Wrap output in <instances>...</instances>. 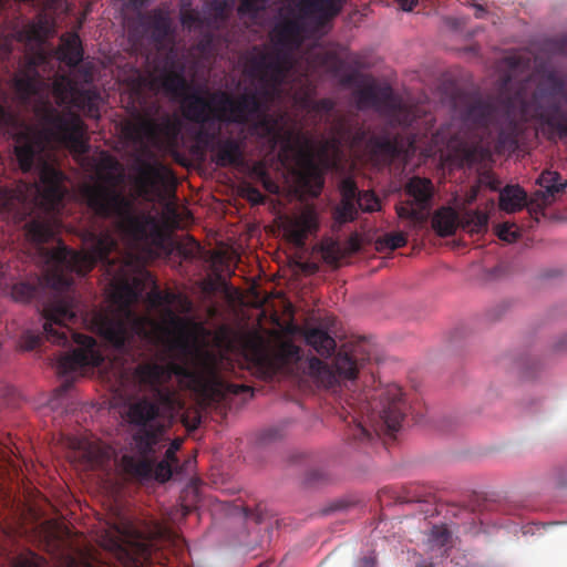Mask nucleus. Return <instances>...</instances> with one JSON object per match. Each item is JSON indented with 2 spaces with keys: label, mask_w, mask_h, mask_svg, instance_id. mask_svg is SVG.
Here are the masks:
<instances>
[{
  "label": "nucleus",
  "mask_w": 567,
  "mask_h": 567,
  "mask_svg": "<svg viewBox=\"0 0 567 567\" xmlns=\"http://www.w3.org/2000/svg\"><path fill=\"white\" fill-rule=\"evenodd\" d=\"M33 113L42 125L39 132L24 125L12 135L13 154L22 173L39 168L38 198L28 203L25 196L17 189L0 187V212L13 215L20 220L34 215L25 223V237L35 245H42L55 235L56 215L68 194L64 184L66 176L55 165L43 157L45 141L54 142L75 156L90 152L86 125L80 115L71 110L59 111L49 99L40 97L33 106Z\"/></svg>",
  "instance_id": "nucleus-1"
},
{
  "label": "nucleus",
  "mask_w": 567,
  "mask_h": 567,
  "mask_svg": "<svg viewBox=\"0 0 567 567\" xmlns=\"http://www.w3.org/2000/svg\"><path fill=\"white\" fill-rule=\"evenodd\" d=\"M565 81L555 73L545 75L534 87L528 78L513 82L503 78L497 95H474L462 111L467 132L451 135L445 145L462 164L473 166L489 156V141L496 135L498 152L517 147V118H534L547 130V138L558 137L555 123H564V112L556 101L565 93Z\"/></svg>",
  "instance_id": "nucleus-2"
},
{
  "label": "nucleus",
  "mask_w": 567,
  "mask_h": 567,
  "mask_svg": "<svg viewBox=\"0 0 567 567\" xmlns=\"http://www.w3.org/2000/svg\"><path fill=\"white\" fill-rule=\"evenodd\" d=\"M41 250H44L41 248ZM120 245L116 238L109 231L94 236L92 247L86 251H75L66 246L45 250L43 254L48 260L59 269H68L80 276L89 274L95 265L111 266V254L117 252ZM47 284L54 289L53 296L42 306L41 315L44 319L43 334L45 339L61 347L73 343L79 347L71 352L63 353L56 361L58 373L66 375L85 367H99L104 357L97 349L93 337L76 332L72 324L79 321V305L76 299L69 293L73 284L72 278L59 274L55 270L47 277Z\"/></svg>",
  "instance_id": "nucleus-3"
},
{
  "label": "nucleus",
  "mask_w": 567,
  "mask_h": 567,
  "mask_svg": "<svg viewBox=\"0 0 567 567\" xmlns=\"http://www.w3.org/2000/svg\"><path fill=\"white\" fill-rule=\"evenodd\" d=\"M221 358L208 350H197L193 355V368L168 362L162 364L147 361L136 365L133 375L141 389L150 391L163 404L172 401L173 392L167 386L174 375L189 379L202 394L213 402L225 401L229 395L250 392L245 384L226 381L220 374Z\"/></svg>",
  "instance_id": "nucleus-4"
},
{
  "label": "nucleus",
  "mask_w": 567,
  "mask_h": 567,
  "mask_svg": "<svg viewBox=\"0 0 567 567\" xmlns=\"http://www.w3.org/2000/svg\"><path fill=\"white\" fill-rule=\"evenodd\" d=\"M120 177L111 174L80 188V195L86 207L97 217L111 219L115 231L130 244H141L150 239L157 230L155 218L140 210L134 200L118 188Z\"/></svg>",
  "instance_id": "nucleus-5"
},
{
  "label": "nucleus",
  "mask_w": 567,
  "mask_h": 567,
  "mask_svg": "<svg viewBox=\"0 0 567 567\" xmlns=\"http://www.w3.org/2000/svg\"><path fill=\"white\" fill-rule=\"evenodd\" d=\"M348 404L351 411L342 416L347 423L344 436L357 445L371 443L381 433L392 436L401 429L408 410L402 389L396 384H389L371 396L364 394V402L358 408L352 402Z\"/></svg>",
  "instance_id": "nucleus-6"
},
{
  "label": "nucleus",
  "mask_w": 567,
  "mask_h": 567,
  "mask_svg": "<svg viewBox=\"0 0 567 567\" xmlns=\"http://www.w3.org/2000/svg\"><path fill=\"white\" fill-rule=\"evenodd\" d=\"M303 32L299 18H284L270 31L272 49L258 51L248 59L246 72L262 84L266 95L281 92L292 68L291 54L302 44Z\"/></svg>",
  "instance_id": "nucleus-7"
},
{
  "label": "nucleus",
  "mask_w": 567,
  "mask_h": 567,
  "mask_svg": "<svg viewBox=\"0 0 567 567\" xmlns=\"http://www.w3.org/2000/svg\"><path fill=\"white\" fill-rule=\"evenodd\" d=\"M261 85L260 94L257 91H246L234 97L225 91L194 94L189 96L185 106V120L199 126H215L217 123L248 124L262 113V101L279 95H266Z\"/></svg>",
  "instance_id": "nucleus-8"
},
{
  "label": "nucleus",
  "mask_w": 567,
  "mask_h": 567,
  "mask_svg": "<svg viewBox=\"0 0 567 567\" xmlns=\"http://www.w3.org/2000/svg\"><path fill=\"white\" fill-rule=\"evenodd\" d=\"M159 406L147 396L125 402L122 417L135 431L132 435L138 454H154L159 443L164 425L158 421Z\"/></svg>",
  "instance_id": "nucleus-9"
},
{
  "label": "nucleus",
  "mask_w": 567,
  "mask_h": 567,
  "mask_svg": "<svg viewBox=\"0 0 567 567\" xmlns=\"http://www.w3.org/2000/svg\"><path fill=\"white\" fill-rule=\"evenodd\" d=\"M128 538L124 554L127 558L126 567H144L152 560L153 544L155 542L173 540V532L162 522L154 518H138L125 526Z\"/></svg>",
  "instance_id": "nucleus-10"
},
{
  "label": "nucleus",
  "mask_w": 567,
  "mask_h": 567,
  "mask_svg": "<svg viewBox=\"0 0 567 567\" xmlns=\"http://www.w3.org/2000/svg\"><path fill=\"white\" fill-rule=\"evenodd\" d=\"M132 317L133 312L128 307L123 309V313L101 310L94 312L92 326L107 344L135 361L144 355V351L134 350L135 337L128 329Z\"/></svg>",
  "instance_id": "nucleus-11"
},
{
  "label": "nucleus",
  "mask_w": 567,
  "mask_h": 567,
  "mask_svg": "<svg viewBox=\"0 0 567 567\" xmlns=\"http://www.w3.org/2000/svg\"><path fill=\"white\" fill-rule=\"evenodd\" d=\"M360 107L371 106L388 116L392 125L410 127L416 121V109L403 102L389 85H367L357 93Z\"/></svg>",
  "instance_id": "nucleus-12"
},
{
  "label": "nucleus",
  "mask_w": 567,
  "mask_h": 567,
  "mask_svg": "<svg viewBox=\"0 0 567 567\" xmlns=\"http://www.w3.org/2000/svg\"><path fill=\"white\" fill-rule=\"evenodd\" d=\"M126 137L133 143L152 146H175L181 133L179 124L165 115L158 122L148 117H140L125 125Z\"/></svg>",
  "instance_id": "nucleus-13"
},
{
  "label": "nucleus",
  "mask_w": 567,
  "mask_h": 567,
  "mask_svg": "<svg viewBox=\"0 0 567 567\" xmlns=\"http://www.w3.org/2000/svg\"><path fill=\"white\" fill-rule=\"evenodd\" d=\"M58 104H71L90 118L100 117L101 94L96 87H80L74 79L61 75L52 83Z\"/></svg>",
  "instance_id": "nucleus-14"
},
{
  "label": "nucleus",
  "mask_w": 567,
  "mask_h": 567,
  "mask_svg": "<svg viewBox=\"0 0 567 567\" xmlns=\"http://www.w3.org/2000/svg\"><path fill=\"white\" fill-rule=\"evenodd\" d=\"M305 370L326 388H332L342 380H354L358 374V362L348 352H338L333 364L310 357L305 362Z\"/></svg>",
  "instance_id": "nucleus-15"
},
{
  "label": "nucleus",
  "mask_w": 567,
  "mask_h": 567,
  "mask_svg": "<svg viewBox=\"0 0 567 567\" xmlns=\"http://www.w3.org/2000/svg\"><path fill=\"white\" fill-rule=\"evenodd\" d=\"M256 364L268 375L289 369L302 359V349L289 339L279 340L274 347L259 344L254 351Z\"/></svg>",
  "instance_id": "nucleus-16"
},
{
  "label": "nucleus",
  "mask_w": 567,
  "mask_h": 567,
  "mask_svg": "<svg viewBox=\"0 0 567 567\" xmlns=\"http://www.w3.org/2000/svg\"><path fill=\"white\" fill-rule=\"evenodd\" d=\"M47 61V55L39 50L33 54L24 55L18 71L11 78V85L19 101L27 105L31 99L41 91L43 80L39 66Z\"/></svg>",
  "instance_id": "nucleus-17"
},
{
  "label": "nucleus",
  "mask_w": 567,
  "mask_h": 567,
  "mask_svg": "<svg viewBox=\"0 0 567 567\" xmlns=\"http://www.w3.org/2000/svg\"><path fill=\"white\" fill-rule=\"evenodd\" d=\"M214 126H200L196 135L198 144L208 148L212 161L219 167L240 166L244 162L241 143L233 137L220 138L210 128Z\"/></svg>",
  "instance_id": "nucleus-18"
},
{
  "label": "nucleus",
  "mask_w": 567,
  "mask_h": 567,
  "mask_svg": "<svg viewBox=\"0 0 567 567\" xmlns=\"http://www.w3.org/2000/svg\"><path fill=\"white\" fill-rule=\"evenodd\" d=\"M152 85L161 89L165 94L169 95L174 101L179 102L182 116L185 118V106L189 96L194 94H203L198 90H194L185 76V65L172 61L165 66L153 80Z\"/></svg>",
  "instance_id": "nucleus-19"
},
{
  "label": "nucleus",
  "mask_w": 567,
  "mask_h": 567,
  "mask_svg": "<svg viewBox=\"0 0 567 567\" xmlns=\"http://www.w3.org/2000/svg\"><path fill=\"white\" fill-rule=\"evenodd\" d=\"M281 228L286 238L297 247H303L309 235L319 228V219L316 209L306 206L300 213L285 216Z\"/></svg>",
  "instance_id": "nucleus-20"
},
{
  "label": "nucleus",
  "mask_w": 567,
  "mask_h": 567,
  "mask_svg": "<svg viewBox=\"0 0 567 567\" xmlns=\"http://www.w3.org/2000/svg\"><path fill=\"white\" fill-rule=\"evenodd\" d=\"M152 454L134 456L125 454L122 456L121 463L124 471L132 477L140 480H155L164 483L172 477V467L166 460L154 464L148 457Z\"/></svg>",
  "instance_id": "nucleus-21"
},
{
  "label": "nucleus",
  "mask_w": 567,
  "mask_h": 567,
  "mask_svg": "<svg viewBox=\"0 0 567 567\" xmlns=\"http://www.w3.org/2000/svg\"><path fill=\"white\" fill-rule=\"evenodd\" d=\"M343 3V0H301L298 10L300 18L311 20L317 29H321L339 16Z\"/></svg>",
  "instance_id": "nucleus-22"
},
{
  "label": "nucleus",
  "mask_w": 567,
  "mask_h": 567,
  "mask_svg": "<svg viewBox=\"0 0 567 567\" xmlns=\"http://www.w3.org/2000/svg\"><path fill=\"white\" fill-rule=\"evenodd\" d=\"M167 177H173L169 168L162 164L142 163L138 169L136 184L141 195L153 194Z\"/></svg>",
  "instance_id": "nucleus-23"
},
{
  "label": "nucleus",
  "mask_w": 567,
  "mask_h": 567,
  "mask_svg": "<svg viewBox=\"0 0 567 567\" xmlns=\"http://www.w3.org/2000/svg\"><path fill=\"white\" fill-rule=\"evenodd\" d=\"M540 189L534 192L529 197L528 213L535 224L539 221V216L545 215V209L554 204L558 196L567 187V182L559 185L539 186Z\"/></svg>",
  "instance_id": "nucleus-24"
},
{
  "label": "nucleus",
  "mask_w": 567,
  "mask_h": 567,
  "mask_svg": "<svg viewBox=\"0 0 567 567\" xmlns=\"http://www.w3.org/2000/svg\"><path fill=\"white\" fill-rule=\"evenodd\" d=\"M50 33V24L45 16L39 14L37 20L21 27L16 25L10 35L18 42L43 43Z\"/></svg>",
  "instance_id": "nucleus-25"
},
{
  "label": "nucleus",
  "mask_w": 567,
  "mask_h": 567,
  "mask_svg": "<svg viewBox=\"0 0 567 567\" xmlns=\"http://www.w3.org/2000/svg\"><path fill=\"white\" fill-rule=\"evenodd\" d=\"M330 136L320 141L318 152L320 157L328 162L329 154H337L342 141L349 135V128L344 116H337L330 125Z\"/></svg>",
  "instance_id": "nucleus-26"
},
{
  "label": "nucleus",
  "mask_w": 567,
  "mask_h": 567,
  "mask_svg": "<svg viewBox=\"0 0 567 567\" xmlns=\"http://www.w3.org/2000/svg\"><path fill=\"white\" fill-rule=\"evenodd\" d=\"M405 193L420 210H426L434 193L431 179L414 176L405 185Z\"/></svg>",
  "instance_id": "nucleus-27"
},
{
  "label": "nucleus",
  "mask_w": 567,
  "mask_h": 567,
  "mask_svg": "<svg viewBox=\"0 0 567 567\" xmlns=\"http://www.w3.org/2000/svg\"><path fill=\"white\" fill-rule=\"evenodd\" d=\"M59 59L70 68H75L83 60V47L80 35L76 32L61 37L58 49Z\"/></svg>",
  "instance_id": "nucleus-28"
},
{
  "label": "nucleus",
  "mask_w": 567,
  "mask_h": 567,
  "mask_svg": "<svg viewBox=\"0 0 567 567\" xmlns=\"http://www.w3.org/2000/svg\"><path fill=\"white\" fill-rule=\"evenodd\" d=\"M529 198L519 185H507L499 193V208L508 214L528 209Z\"/></svg>",
  "instance_id": "nucleus-29"
},
{
  "label": "nucleus",
  "mask_w": 567,
  "mask_h": 567,
  "mask_svg": "<svg viewBox=\"0 0 567 567\" xmlns=\"http://www.w3.org/2000/svg\"><path fill=\"white\" fill-rule=\"evenodd\" d=\"M146 27L151 31L153 42L156 44H163L173 33L171 18L159 9L152 11L147 16Z\"/></svg>",
  "instance_id": "nucleus-30"
},
{
  "label": "nucleus",
  "mask_w": 567,
  "mask_h": 567,
  "mask_svg": "<svg viewBox=\"0 0 567 567\" xmlns=\"http://www.w3.org/2000/svg\"><path fill=\"white\" fill-rule=\"evenodd\" d=\"M457 226H460V216L452 207H442L432 217V227L441 237L453 235Z\"/></svg>",
  "instance_id": "nucleus-31"
},
{
  "label": "nucleus",
  "mask_w": 567,
  "mask_h": 567,
  "mask_svg": "<svg viewBox=\"0 0 567 567\" xmlns=\"http://www.w3.org/2000/svg\"><path fill=\"white\" fill-rule=\"evenodd\" d=\"M305 340L313 350L322 357H330L336 350L334 339L321 328H312L306 331Z\"/></svg>",
  "instance_id": "nucleus-32"
},
{
  "label": "nucleus",
  "mask_w": 567,
  "mask_h": 567,
  "mask_svg": "<svg viewBox=\"0 0 567 567\" xmlns=\"http://www.w3.org/2000/svg\"><path fill=\"white\" fill-rule=\"evenodd\" d=\"M368 146L373 155L385 156L390 159L398 157L402 153L399 136H372L368 141Z\"/></svg>",
  "instance_id": "nucleus-33"
},
{
  "label": "nucleus",
  "mask_w": 567,
  "mask_h": 567,
  "mask_svg": "<svg viewBox=\"0 0 567 567\" xmlns=\"http://www.w3.org/2000/svg\"><path fill=\"white\" fill-rule=\"evenodd\" d=\"M302 106L308 113L313 114L316 125L321 122L331 125L333 122V120L331 121L330 114L336 107V102L332 99L324 97L316 101L306 96L302 99Z\"/></svg>",
  "instance_id": "nucleus-34"
},
{
  "label": "nucleus",
  "mask_w": 567,
  "mask_h": 567,
  "mask_svg": "<svg viewBox=\"0 0 567 567\" xmlns=\"http://www.w3.org/2000/svg\"><path fill=\"white\" fill-rule=\"evenodd\" d=\"M488 214L480 209L464 210L460 216V226L471 234L482 235L487 231Z\"/></svg>",
  "instance_id": "nucleus-35"
},
{
  "label": "nucleus",
  "mask_w": 567,
  "mask_h": 567,
  "mask_svg": "<svg viewBox=\"0 0 567 567\" xmlns=\"http://www.w3.org/2000/svg\"><path fill=\"white\" fill-rule=\"evenodd\" d=\"M43 289L42 280L35 276L31 281H19L11 287V297L17 302H29Z\"/></svg>",
  "instance_id": "nucleus-36"
},
{
  "label": "nucleus",
  "mask_w": 567,
  "mask_h": 567,
  "mask_svg": "<svg viewBox=\"0 0 567 567\" xmlns=\"http://www.w3.org/2000/svg\"><path fill=\"white\" fill-rule=\"evenodd\" d=\"M302 172L305 177L313 181L319 189L323 186L322 171L316 162L312 151H309L302 157Z\"/></svg>",
  "instance_id": "nucleus-37"
},
{
  "label": "nucleus",
  "mask_w": 567,
  "mask_h": 567,
  "mask_svg": "<svg viewBox=\"0 0 567 567\" xmlns=\"http://www.w3.org/2000/svg\"><path fill=\"white\" fill-rule=\"evenodd\" d=\"M71 446L79 451L85 462L90 465L97 463L101 457L100 450L91 442L74 439L71 442Z\"/></svg>",
  "instance_id": "nucleus-38"
},
{
  "label": "nucleus",
  "mask_w": 567,
  "mask_h": 567,
  "mask_svg": "<svg viewBox=\"0 0 567 567\" xmlns=\"http://www.w3.org/2000/svg\"><path fill=\"white\" fill-rule=\"evenodd\" d=\"M357 200L341 199L340 204L333 210V217L339 224L352 221L357 217Z\"/></svg>",
  "instance_id": "nucleus-39"
},
{
  "label": "nucleus",
  "mask_w": 567,
  "mask_h": 567,
  "mask_svg": "<svg viewBox=\"0 0 567 567\" xmlns=\"http://www.w3.org/2000/svg\"><path fill=\"white\" fill-rule=\"evenodd\" d=\"M167 313V326L162 327L156 324L157 329H161L165 334H172L173 332L184 334L187 329V322L185 319L176 316L169 308L166 310Z\"/></svg>",
  "instance_id": "nucleus-40"
},
{
  "label": "nucleus",
  "mask_w": 567,
  "mask_h": 567,
  "mask_svg": "<svg viewBox=\"0 0 567 567\" xmlns=\"http://www.w3.org/2000/svg\"><path fill=\"white\" fill-rule=\"evenodd\" d=\"M269 0H241L238 6V14L241 17L256 18L257 14L265 10Z\"/></svg>",
  "instance_id": "nucleus-41"
},
{
  "label": "nucleus",
  "mask_w": 567,
  "mask_h": 567,
  "mask_svg": "<svg viewBox=\"0 0 567 567\" xmlns=\"http://www.w3.org/2000/svg\"><path fill=\"white\" fill-rule=\"evenodd\" d=\"M357 203L358 207L363 212L372 213L380 208L379 198L372 192L361 193L357 199Z\"/></svg>",
  "instance_id": "nucleus-42"
},
{
  "label": "nucleus",
  "mask_w": 567,
  "mask_h": 567,
  "mask_svg": "<svg viewBox=\"0 0 567 567\" xmlns=\"http://www.w3.org/2000/svg\"><path fill=\"white\" fill-rule=\"evenodd\" d=\"M181 22L182 25L187 30L202 28L203 25L200 14L193 9H183L181 11Z\"/></svg>",
  "instance_id": "nucleus-43"
},
{
  "label": "nucleus",
  "mask_w": 567,
  "mask_h": 567,
  "mask_svg": "<svg viewBox=\"0 0 567 567\" xmlns=\"http://www.w3.org/2000/svg\"><path fill=\"white\" fill-rule=\"evenodd\" d=\"M514 224L504 223L496 227V236L506 243H515L520 237L518 229H513Z\"/></svg>",
  "instance_id": "nucleus-44"
},
{
  "label": "nucleus",
  "mask_w": 567,
  "mask_h": 567,
  "mask_svg": "<svg viewBox=\"0 0 567 567\" xmlns=\"http://www.w3.org/2000/svg\"><path fill=\"white\" fill-rule=\"evenodd\" d=\"M340 192H341V199H347V200H357L359 195L361 194L358 190L355 182L350 177L342 179V182L340 184Z\"/></svg>",
  "instance_id": "nucleus-45"
},
{
  "label": "nucleus",
  "mask_w": 567,
  "mask_h": 567,
  "mask_svg": "<svg viewBox=\"0 0 567 567\" xmlns=\"http://www.w3.org/2000/svg\"><path fill=\"white\" fill-rule=\"evenodd\" d=\"M241 193L252 205H260L265 203L266 197L250 183H244L241 185Z\"/></svg>",
  "instance_id": "nucleus-46"
},
{
  "label": "nucleus",
  "mask_w": 567,
  "mask_h": 567,
  "mask_svg": "<svg viewBox=\"0 0 567 567\" xmlns=\"http://www.w3.org/2000/svg\"><path fill=\"white\" fill-rule=\"evenodd\" d=\"M564 179L561 175L556 171L545 169L540 173V175L536 179V184L539 186H550V185H559L564 184Z\"/></svg>",
  "instance_id": "nucleus-47"
},
{
  "label": "nucleus",
  "mask_w": 567,
  "mask_h": 567,
  "mask_svg": "<svg viewBox=\"0 0 567 567\" xmlns=\"http://www.w3.org/2000/svg\"><path fill=\"white\" fill-rule=\"evenodd\" d=\"M74 70L75 81H82L83 83H91L93 81V65L90 62H80Z\"/></svg>",
  "instance_id": "nucleus-48"
},
{
  "label": "nucleus",
  "mask_w": 567,
  "mask_h": 567,
  "mask_svg": "<svg viewBox=\"0 0 567 567\" xmlns=\"http://www.w3.org/2000/svg\"><path fill=\"white\" fill-rule=\"evenodd\" d=\"M422 212L423 210H420L411 200H408L404 205L396 207L399 217L406 219H420Z\"/></svg>",
  "instance_id": "nucleus-49"
},
{
  "label": "nucleus",
  "mask_w": 567,
  "mask_h": 567,
  "mask_svg": "<svg viewBox=\"0 0 567 567\" xmlns=\"http://www.w3.org/2000/svg\"><path fill=\"white\" fill-rule=\"evenodd\" d=\"M42 558L34 554L28 553L27 555H20L14 559L13 567H41Z\"/></svg>",
  "instance_id": "nucleus-50"
},
{
  "label": "nucleus",
  "mask_w": 567,
  "mask_h": 567,
  "mask_svg": "<svg viewBox=\"0 0 567 567\" xmlns=\"http://www.w3.org/2000/svg\"><path fill=\"white\" fill-rule=\"evenodd\" d=\"M388 248L394 250L405 246L406 238L402 233H390L385 234L381 240Z\"/></svg>",
  "instance_id": "nucleus-51"
},
{
  "label": "nucleus",
  "mask_w": 567,
  "mask_h": 567,
  "mask_svg": "<svg viewBox=\"0 0 567 567\" xmlns=\"http://www.w3.org/2000/svg\"><path fill=\"white\" fill-rule=\"evenodd\" d=\"M451 538V534L447 528L442 526H433L431 530V539L439 546H445Z\"/></svg>",
  "instance_id": "nucleus-52"
},
{
  "label": "nucleus",
  "mask_w": 567,
  "mask_h": 567,
  "mask_svg": "<svg viewBox=\"0 0 567 567\" xmlns=\"http://www.w3.org/2000/svg\"><path fill=\"white\" fill-rule=\"evenodd\" d=\"M148 300L154 307L169 305L173 300V295L163 293L162 291L154 289L148 293Z\"/></svg>",
  "instance_id": "nucleus-53"
},
{
  "label": "nucleus",
  "mask_w": 567,
  "mask_h": 567,
  "mask_svg": "<svg viewBox=\"0 0 567 567\" xmlns=\"http://www.w3.org/2000/svg\"><path fill=\"white\" fill-rule=\"evenodd\" d=\"M549 49L553 53L567 55V34L551 39Z\"/></svg>",
  "instance_id": "nucleus-54"
},
{
  "label": "nucleus",
  "mask_w": 567,
  "mask_h": 567,
  "mask_svg": "<svg viewBox=\"0 0 567 567\" xmlns=\"http://www.w3.org/2000/svg\"><path fill=\"white\" fill-rule=\"evenodd\" d=\"M214 47V35L212 32H205L197 43L198 51L206 55L210 54Z\"/></svg>",
  "instance_id": "nucleus-55"
},
{
  "label": "nucleus",
  "mask_w": 567,
  "mask_h": 567,
  "mask_svg": "<svg viewBox=\"0 0 567 567\" xmlns=\"http://www.w3.org/2000/svg\"><path fill=\"white\" fill-rule=\"evenodd\" d=\"M268 175L269 172L261 162H257L250 167L249 176L256 182L260 183L261 181L267 179Z\"/></svg>",
  "instance_id": "nucleus-56"
},
{
  "label": "nucleus",
  "mask_w": 567,
  "mask_h": 567,
  "mask_svg": "<svg viewBox=\"0 0 567 567\" xmlns=\"http://www.w3.org/2000/svg\"><path fill=\"white\" fill-rule=\"evenodd\" d=\"M41 340H42L41 336L33 334L31 332H27L23 336L24 348L27 350H33V349H35L37 347H39L41 344Z\"/></svg>",
  "instance_id": "nucleus-57"
},
{
  "label": "nucleus",
  "mask_w": 567,
  "mask_h": 567,
  "mask_svg": "<svg viewBox=\"0 0 567 567\" xmlns=\"http://www.w3.org/2000/svg\"><path fill=\"white\" fill-rule=\"evenodd\" d=\"M0 122L6 125H16L19 120L11 111L0 106Z\"/></svg>",
  "instance_id": "nucleus-58"
},
{
  "label": "nucleus",
  "mask_w": 567,
  "mask_h": 567,
  "mask_svg": "<svg viewBox=\"0 0 567 567\" xmlns=\"http://www.w3.org/2000/svg\"><path fill=\"white\" fill-rule=\"evenodd\" d=\"M198 249H199V244L196 240H194V239H192V247H189V248L183 247V246L178 247L179 254L185 259L194 258L196 256Z\"/></svg>",
  "instance_id": "nucleus-59"
},
{
  "label": "nucleus",
  "mask_w": 567,
  "mask_h": 567,
  "mask_svg": "<svg viewBox=\"0 0 567 567\" xmlns=\"http://www.w3.org/2000/svg\"><path fill=\"white\" fill-rule=\"evenodd\" d=\"M323 257L328 262L331 264H338L340 259L338 251H336L333 245L323 248Z\"/></svg>",
  "instance_id": "nucleus-60"
},
{
  "label": "nucleus",
  "mask_w": 567,
  "mask_h": 567,
  "mask_svg": "<svg viewBox=\"0 0 567 567\" xmlns=\"http://www.w3.org/2000/svg\"><path fill=\"white\" fill-rule=\"evenodd\" d=\"M137 334L141 342H155V337L148 333L142 324H137Z\"/></svg>",
  "instance_id": "nucleus-61"
},
{
  "label": "nucleus",
  "mask_w": 567,
  "mask_h": 567,
  "mask_svg": "<svg viewBox=\"0 0 567 567\" xmlns=\"http://www.w3.org/2000/svg\"><path fill=\"white\" fill-rule=\"evenodd\" d=\"M260 184L267 192L272 194L278 193V185L271 179L270 175L267 176V179L261 181Z\"/></svg>",
  "instance_id": "nucleus-62"
},
{
  "label": "nucleus",
  "mask_w": 567,
  "mask_h": 567,
  "mask_svg": "<svg viewBox=\"0 0 567 567\" xmlns=\"http://www.w3.org/2000/svg\"><path fill=\"white\" fill-rule=\"evenodd\" d=\"M555 125L558 128V137L559 138L567 137V113H566L564 123H555Z\"/></svg>",
  "instance_id": "nucleus-63"
},
{
  "label": "nucleus",
  "mask_w": 567,
  "mask_h": 567,
  "mask_svg": "<svg viewBox=\"0 0 567 567\" xmlns=\"http://www.w3.org/2000/svg\"><path fill=\"white\" fill-rule=\"evenodd\" d=\"M377 559L374 556H365L360 561V567H375Z\"/></svg>",
  "instance_id": "nucleus-64"
}]
</instances>
